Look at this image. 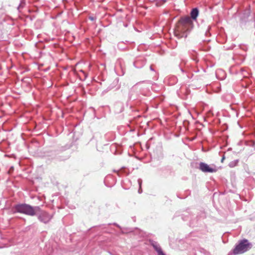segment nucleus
<instances>
[{"label": "nucleus", "mask_w": 255, "mask_h": 255, "mask_svg": "<svg viewBox=\"0 0 255 255\" xmlns=\"http://www.w3.org/2000/svg\"><path fill=\"white\" fill-rule=\"evenodd\" d=\"M14 209L15 212L30 216L37 215V213L40 211L39 207H32L26 204H17L15 206Z\"/></svg>", "instance_id": "f257e3e1"}, {"label": "nucleus", "mask_w": 255, "mask_h": 255, "mask_svg": "<svg viewBox=\"0 0 255 255\" xmlns=\"http://www.w3.org/2000/svg\"><path fill=\"white\" fill-rule=\"evenodd\" d=\"M193 21L189 16H185L180 18L177 24V31L184 32L193 27Z\"/></svg>", "instance_id": "f03ea898"}, {"label": "nucleus", "mask_w": 255, "mask_h": 255, "mask_svg": "<svg viewBox=\"0 0 255 255\" xmlns=\"http://www.w3.org/2000/svg\"><path fill=\"white\" fill-rule=\"evenodd\" d=\"M252 247V244L248 240L244 239L239 242V244L233 250V253L234 255L243 254L251 249Z\"/></svg>", "instance_id": "7ed1b4c3"}, {"label": "nucleus", "mask_w": 255, "mask_h": 255, "mask_svg": "<svg viewBox=\"0 0 255 255\" xmlns=\"http://www.w3.org/2000/svg\"><path fill=\"white\" fill-rule=\"evenodd\" d=\"M38 214V218L42 222L45 224L48 223L52 218V216L49 215L46 212L41 211L40 210L37 214Z\"/></svg>", "instance_id": "20e7f679"}, {"label": "nucleus", "mask_w": 255, "mask_h": 255, "mask_svg": "<svg viewBox=\"0 0 255 255\" xmlns=\"http://www.w3.org/2000/svg\"><path fill=\"white\" fill-rule=\"evenodd\" d=\"M191 17L194 19L196 20V18L198 15V10L197 8H193L190 13Z\"/></svg>", "instance_id": "39448f33"}, {"label": "nucleus", "mask_w": 255, "mask_h": 255, "mask_svg": "<svg viewBox=\"0 0 255 255\" xmlns=\"http://www.w3.org/2000/svg\"><path fill=\"white\" fill-rule=\"evenodd\" d=\"M199 169L203 172H207V164L201 162L200 163Z\"/></svg>", "instance_id": "423d86ee"}, {"label": "nucleus", "mask_w": 255, "mask_h": 255, "mask_svg": "<svg viewBox=\"0 0 255 255\" xmlns=\"http://www.w3.org/2000/svg\"><path fill=\"white\" fill-rule=\"evenodd\" d=\"M153 247L155 250L157 252L158 255H165L159 246L154 245Z\"/></svg>", "instance_id": "0eeeda50"}, {"label": "nucleus", "mask_w": 255, "mask_h": 255, "mask_svg": "<svg viewBox=\"0 0 255 255\" xmlns=\"http://www.w3.org/2000/svg\"><path fill=\"white\" fill-rule=\"evenodd\" d=\"M218 170V167L215 166L208 165V172H215Z\"/></svg>", "instance_id": "6e6552de"}, {"label": "nucleus", "mask_w": 255, "mask_h": 255, "mask_svg": "<svg viewBox=\"0 0 255 255\" xmlns=\"http://www.w3.org/2000/svg\"><path fill=\"white\" fill-rule=\"evenodd\" d=\"M238 163V160H236L231 161L229 163V165L231 167H234L237 165Z\"/></svg>", "instance_id": "1a4fd4ad"}, {"label": "nucleus", "mask_w": 255, "mask_h": 255, "mask_svg": "<svg viewBox=\"0 0 255 255\" xmlns=\"http://www.w3.org/2000/svg\"><path fill=\"white\" fill-rule=\"evenodd\" d=\"M155 1V5L157 6H160L162 3L165 2L164 0H154Z\"/></svg>", "instance_id": "9d476101"}, {"label": "nucleus", "mask_w": 255, "mask_h": 255, "mask_svg": "<svg viewBox=\"0 0 255 255\" xmlns=\"http://www.w3.org/2000/svg\"><path fill=\"white\" fill-rule=\"evenodd\" d=\"M137 182H138V183L139 184V188L138 189V192L139 193H141L142 192V190H141V183H142V180L141 179H138V180H137Z\"/></svg>", "instance_id": "9b49d317"}, {"label": "nucleus", "mask_w": 255, "mask_h": 255, "mask_svg": "<svg viewBox=\"0 0 255 255\" xmlns=\"http://www.w3.org/2000/svg\"><path fill=\"white\" fill-rule=\"evenodd\" d=\"M225 158V156H223V157H222V159H221V162H223V161H224V160Z\"/></svg>", "instance_id": "f8f14e48"}, {"label": "nucleus", "mask_w": 255, "mask_h": 255, "mask_svg": "<svg viewBox=\"0 0 255 255\" xmlns=\"http://www.w3.org/2000/svg\"><path fill=\"white\" fill-rule=\"evenodd\" d=\"M89 19H91V20H94V18L93 17H90Z\"/></svg>", "instance_id": "ddd939ff"}, {"label": "nucleus", "mask_w": 255, "mask_h": 255, "mask_svg": "<svg viewBox=\"0 0 255 255\" xmlns=\"http://www.w3.org/2000/svg\"><path fill=\"white\" fill-rule=\"evenodd\" d=\"M210 113H211V111H208V117H209V116H210Z\"/></svg>", "instance_id": "4468645a"}, {"label": "nucleus", "mask_w": 255, "mask_h": 255, "mask_svg": "<svg viewBox=\"0 0 255 255\" xmlns=\"http://www.w3.org/2000/svg\"><path fill=\"white\" fill-rule=\"evenodd\" d=\"M150 69H151V70H153V69H152V67H151V66H150Z\"/></svg>", "instance_id": "2eb2a0df"}]
</instances>
